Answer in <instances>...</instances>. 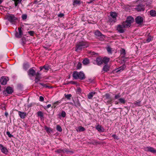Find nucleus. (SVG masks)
Segmentation results:
<instances>
[{"mask_svg": "<svg viewBox=\"0 0 156 156\" xmlns=\"http://www.w3.org/2000/svg\"><path fill=\"white\" fill-rule=\"evenodd\" d=\"M89 45V43L86 41H80L76 44L75 51L77 52L81 51L83 48H87Z\"/></svg>", "mask_w": 156, "mask_h": 156, "instance_id": "nucleus-1", "label": "nucleus"}, {"mask_svg": "<svg viewBox=\"0 0 156 156\" xmlns=\"http://www.w3.org/2000/svg\"><path fill=\"white\" fill-rule=\"evenodd\" d=\"M5 18L12 24H15L18 20V18L14 15L8 13L5 16Z\"/></svg>", "mask_w": 156, "mask_h": 156, "instance_id": "nucleus-2", "label": "nucleus"}, {"mask_svg": "<svg viewBox=\"0 0 156 156\" xmlns=\"http://www.w3.org/2000/svg\"><path fill=\"white\" fill-rule=\"evenodd\" d=\"M73 76L75 80L79 79L81 80H84L86 78L84 73L82 71L79 72L76 71H74L73 74Z\"/></svg>", "mask_w": 156, "mask_h": 156, "instance_id": "nucleus-3", "label": "nucleus"}, {"mask_svg": "<svg viewBox=\"0 0 156 156\" xmlns=\"http://www.w3.org/2000/svg\"><path fill=\"white\" fill-rule=\"evenodd\" d=\"M134 21V19L131 16L127 17L126 20L122 22V26L124 28H128L131 26V24Z\"/></svg>", "mask_w": 156, "mask_h": 156, "instance_id": "nucleus-4", "label": "nucleus"}, {"mask_svg": "<svg viewBox=\"0 0 156 156\" xmlns=\"http://www.w3.org/2000/svg\"><path fill=\"white\" fill-rule=\"evenodd\" d=\"M94 34L97 38L100 40L101 41H104L105 38V36L101 34L98 30H96L94 32Z\"/></svg>", "mask_w": 156, "mask_h": 156, "instance_id": "nucleus-5", "label": "nucleus"}, {"mask_svg": "<svg viewBox=\"0 0 156 156\" xmlns=\"http://www.w3.org/2000/svg\"><path fill=\"white\" fill-rule=\"evenodd\" d=\"M135 22L139 25H142L143 24V18L141 16H138L135 18Z\"/></svg>", "mask_w": 156, "mask_h": 156, "instance_id": "nucleus-6", "label": "nucleus"}, {"mask_svg": "<svg viewBox=\"0 0 156 156\" xmlns=\"http://www.w3.org/2000/svg\"><path fill=\"white\" fill-rule=\"evenodd\" d=\"M22 27H20L18 28L19 33L17 31L16 32L15 35L16 38H20L22 36L23 34L22 30Z\"/></svg>", "mask_w": 156, "mask_h": 156, "instance_id": "nucleus-7", "label": "nucleus"}, {"mask_svg": "<svg viewBox=\"0 0 156 156\" xmlns=\"http://www.w3.org/2000/svg\"><path fill=\"white\" fill-rule=\"evenodd\" d=\"M105 100H107V103L108 104H110L113 101L112 98L110 97V95L108 93H106L105 95Z\"/></svg>", "mask_w": 156, "mask_h": 156, "instance_id": "nucleus-8", "label": "nucleus"}, {"mask_svg": "<svg viewBox=\"0 0 156 156\" xmlns=\"http://www.w3.org/2000/svg\"><path fill=\"white\" fill-rule=\"evenodd\" d=\"M144 6V5L142 4H140L136 6L135 9L138 12L143 11L145 10Z\"/></svg>", "mask_w": 156, "mask_h": 156, "instance_id": "nucleus-9", "label": "nucleus"}, {"mask_svg": "<svg viewBox=\"0 0 156 156\" xmlns=\"http://www.w3.org/2000/svg\"><path fill=\"white\" fill-rule=\"evenodd\" d=\"M144 151L147 152H150L153 153H156V150L151 147H147L144 148Z\"/></svg>", "mask_w": 156, "mask_h": 156, "instance_id": "nucleus-10", "label": "nucleus"}, {"mask_svg": "<svg viewBox=\"0 0 156 156\" xmlns=\"http://www.w3.org/2000/svg\"><path fill=\"white\" fill-rule=\"evenodd\" d=\"M110 16L112 17L110 20L111 22H115L116 21V18L117 16L116 13L115 12H112L110 13Z\"/></svg>", "mask_w": 156, "mask_h": 156, "instance_id": "nucleus-11", "label": "nucleus"}, {"mask_svg": "<svg viewBox=\"0 0 156 156\" xmlns=\"http://www.w3.org/2000/svg\"><path fill=\"white\" fill-rule=\"evenodd\" d=\"M0 150L5 155H7L9 152V151L7 148L4 147L3 145L0 144Z\"/></svg>", "mask_w": 156, "mask_h": 156, "instance_id": "nucleus-12", "label": "nucleus"}, {"mask_svg": "<svg viewBox=\"0 0 156 156\" xmlns=\"http://www.w3.org/2000/svg\"><path fill=\"white\" fill-rule=\"evenodd\" d=\"M33 68V67L30 68L27 72L28 75L29 76H34L36 73L35 71Z\"/></svg>", "mask_w": 156, "mask_h": 156, "instance_id": "nucleus-13", "label": "nucleus"}, {"mask_svg": "<svg viewBox=\"0 0 156 156\" xmlns=\"http://www.w3.org/2000/svg\"><path fill=\"white\" fill-rule=\"evenodd\" d=\"M35 75L36 76L35 77V83H37L39 81L41 78V74L39 72H37L35 74Z\"/></svg>", "mask_w": 156, "mask_h": 156, "instance_id": "nucleus-14", "label": "nucleus"}, {"mask_svg": "<svg viewBox=\"0 0 156 156\" xmlns=\"http://www.w3.org/2000/svg\"><path fill=\"white\" fill-rule=\"evenodd\" d=\"M123 28L124 27H123L122 25H119L117 27V30L120 33H123L125 31Z\"/></svg>", "mask_w": 156, "mask_h": 156, "instance_id": "nucleus-15", "label": "nucleus"}, {"mask_svg": "<svg viewBox=\"0 0 156 156\" xmlns=\"http://www.w3.org/2000/svg\"><path fill=\"white\" fill-rule=\"evenodd\" d=\"M95 61L97 65L98 66H100L102 64V58L101 57H97Z\"/></svg>", "mask_w": 156, "mask_h": 156, "instance_id": "nucleus-16", "label": "nucleus"}, {"mask_svg": "<svg viewBox=\"0 0 156 156\" xmlns=\"http://www.w3.org/2000/svg\"><path fill=\"white\" fill-rule=\"evenodd\" d=\"M6 78L4 76H2L0 82L1 84L3 85H5L7 82Z\"/></svg>", "mask_w": 156, "mask_h": 156, "instance_id": "nucleus-17", "label": "nucleus"}, {"mask_svg": "<svg viewBox=\"0 0 156 156\" xmlns=\"http://www.w3.org/2000/svg\"><path fill=\"white\" fill-rule=\"evenodd\" d=\"M18 114L21 119H24L27 116V114L26 112H22L21 111H18Z\"/></svg>", "mask_w": 156, "mask_h": 156, "instance_id": "nucleus-18", "label": "nucleus"}, {"mask_svg": "<svg viewBox=\"0 0 156 156\" xmlns=\"http://www.w3.org/2000/svg\"><path fill=\"white\" fill-rule=\"evenodd\" d=\"M6 91L8 94H11L13 92V90L11 87H8L6 88Z\"/></svg>", "mask_w": 156, "mask_h": 156, "instance_id": "nucleus-19", "label": "nucleus"}, {"mask_svg": "<svg viewBox=\"0 0 156 156\" xmlns=\"http://www.w3.org/2000/svg\"><path fill=\"white\" fill-rule=\"evenodd\" d=\"M110 61V58L106 57H105L102 58V64L104 63L105 65L107 63Z\"/></svg>", "mask_w": 156, "mask_h": 156, "instance_id": "nucleus-20", "label": "nucleus"}, {"mask_svg": "<svg viewBox=\"0 0 156 156\" xmlns=\"http://www.w3.org/2000/svg\"><path fill=\"white\" fill-rule=\"evenodd\" d=\"M96 129L99 132H104L105 130L103 127L99 125H98L96 126Z\"/></svg>", "mask_w": 156, "mask_h": 156, "instance_id": "nucleus-21", "label": "nucleus"}, {"mask_svg": "<svg viewBox=\"0 0 156 156\" xmlns=\"http://www.w3.org/2000/svg\"><path fill=\"white\" fill-rule=\"evenodd\" d=\"M110 67L107 64L105 65L102 68V70L104 72H107L109 70Z\"/></svg>", "mask_w": 156, "mask_h": 156, "instance_id": "nucleus-22", "label": "nucleus"}, {"mask_svg": "<svg viewBox=\"0 0 156 156\" xmlns=\"http://www.w3.org/2000/svg\"><path fill=\"white\" fill-rule=\"evenodd\" d=\"M73 103L74 104V105L77 108H78L79 107H80L81 106L78 99H77L75 101L73 100Z\"/></svg>", "mask_w": 156, "mask_h": 156, "instance_id": "nucleus-23", "label": "nucleus"}, {"mask_svg": "<svg viewBox=\"0 0 156 156\" xmlns=\"http://www.w3.org/2000/svg\"><path fill=\"white\" fill-rule=\"evenodd\" d=\"M30 67V65L28 63L26 62L23 64V68L24 70H27Z\"/></svg>", "mask_w": 156, "mask_h": 156, "instance_id": "nucleus-24", "label": "nucleus"}, {"mask_svg": "<svg viewBox=\"0 0 156 156\" xmlns=\"http://www.w3.org/2000/svg\"><path fill=\"white\" fill-rule=\"evenodd\" d=\"M121 55L122 58H125L126 55L125 50L124 48H122L120 50Z\"/></svg>", "mask_w": 156, "mask_h": 156, "instance_id": "nucleus-25", "label": "nucleus"}, {"mask_svg": "<svg viewBox=\"0 0 156 156\" xmlns=\"http://www.w3.org/2000/svg\"><path fill=\"white\" fill-rule=\"evenodd\" d=\"M82 63L83 65H86L90 63V60L88 58H85L83 60Z\"/></svg>", "mask_w": 156, "mask_h": 156, "instance_id": "nucleus-26", "label": "nucleus"}, {"mask_svg": "<svg viewBox=\"0 0 156 156\" xmlns=\"http://www.w3.org/2000/svg\"><path fill=\"white\" fill-rule=\"evenodd\" d=\"M96 92L94 91H93L89 93L88 95V97L89 99H92L94 95L95 94Z\"/></svg>", "mask_w": 156, "mask_h": 156, "instance_id": "nucleus-27", "label": "nucleus"}, {"mask_svg": "<svg viewBox=\"0 0 156 156\" xmlns=\"http://www.w3.org/2000/svg\"><path fill=\"white\" fill-rule=\"evenodd\" d=\"M150 14L152 16H156V11L154 10H151L150 11Z\"/></svg>", "mask_w": 156, "mask_h": 156, "instance_id": "nucleus-28", "label": "nucleus"}, {"mask_svg": "<svg viewBox=\"0 0 156 156\" xmlns=\"http://www.w3.org/2000/svg\"><path fill=\"white\" fill-rule=\"evenodd\" d=\"M22 0H13L14 2L15 5V6H17L18 4L21 3Z\"/></svg>", "mask_w": 156, "mask_h": 156, "instance_id": "nucleus-29", "label": "nucleus"}, {"mask_svg": "<svg viewBox=\"0 0 156 156\" xmlns=\"http://www.w3.org/2000/svg\"><path fill=\"white\" fill-rule=\"evenodd\" d=\"M80 0H74L73 3V5L74 6L77 5H80Z\"/></svg>", "mask_w": 156, "mask_h": 156, "instance_id": "nucleus-30", "label": "nucleus"}, {"mask_svg": "<svg viewBox=\"0 0 156 156\" xmlns=\"http://www.w3.org/2000/svg\"><path fill=\"white\" fill-rule=\"evenodd\" d=\"M50 66H49L48 64H46L43 66V69L46 71V72H47L50 68Z\"/></svg>", "mask_w": 156, "mask_h": 156, "instance_id": "nucleus-31", "label": "nucleus"}, {"mask_svg": "<svg viewBox=\"0 0 156 156\" xmlns=\"http://www.w3.org/2000/svg\"><path fill=\"white\" fill-rule=\"evenodd\" d=\"M45 130L48 133H49L52 132V129L50 127H48L47 126L45 127Z\"/></svg>", "mask_w": 156, "mask_h": 156, "instance_id": "nucleus-32", "label": "nucleus"}, {"mask_svg": "<svg viewBox=\"0 0 156 156\" xmlns=\"http://www.w3.org/2000/svg\"><path fill=\"white\" fill-rule=\"evenodd\" d=\"M21 42L22 43V44L23 45H24L26 44V38L24 37H23L21 40Z\"/></svg>", "mask_w": 156, "mask_h": 156, "instance_id": "nucleus-33", "label": "nucleus"}, {"mask_svg": "<svg viewBox=\"0 0 156 156\" xmlns=\"http://www.w3.org/2000/svg\"><path fill=\"white\" fill-rule=\"evenodd\" d=\"M153 38L151 36L148 35V36L147 39L146 40L147 42H149L150 41L153 40Z\"/></svg>", "mask_w": 156, "mask_h": 156, "instance_id": "nucleus-34", "label": "nucleus"}, {"mask_svg": "<svg viewBox=\"0 0 156 156\" xmlns=\"http://www.w3.org/2000/svg\"><path fill=\"white\" fill-rule=\"evenodd\" d=\"M119 102L122 104H125L126 102V101L123 98H120L119 99Z\"/></svg>", "mask_w": 156, "mask_h": 156, "instance_id": "nucleus-35", "label": "nucleus"}, {"mask_svg": "<svg viewBox=\"0 0 156 156\" xmlns=\"http://www.w3.org/2000/svg\"><path fill=\"white\" fill-rule=\"evenodd\" d=\"M64 96L65 98L68 100H70L71 98L72 97V95L71 94H65Z\"/></svg>", "mask_w": 156, "mask_h": 156, "instance_id": "nucleus-36", "label": "nucleus"}, {"mask_svg": "<svg viewBox=\"0 0 156 156\" xmlns=\"http://www.w3.org/2000/svg\"><path fill=\"white\" fill-rule=\"evenodd\" d=\"M66 112L64 111H62L61 114H59V115L60 116H61L63 118H64L66 116Z\"/></svg>", "mask_w": 156, "mask_h": 156, "instance_id": "nucleus-37", "label": "nucleus"}, {"mask_svg": "<svg viewBox=\"0 0 156 156\" xmlns=\"http://www.w3.org/2000/svg\"><path fill=\"white\" fill-rule=\"evenodd\" d=\"M61 101H58L53 103V106L54 108H55L56 107V106L58 105V104Z\"/></svg>", "mask_w": 156, "mask_h": 156, "instance_id": "nucleus-38", "label": "nucleus"}, {"mask_svg": "<svg viewBox=\"0 0 156 156\" xmlns=\"http://www.w3.org/2000/svg\"><path fill=\"white\" fill-rule=\"evenodd\" d=\"M78 131L79 132L83 131L85 130V129L82 126H79L78 127Z\"/></svg>", "mask_w": 156, "mask_h": 156, "instance_id": "nucleus-39", "label": "nucleus"}, {"mask_svg": "<svg viewBox=\"0 0 156 156\" xmlns=\"http://www.w3.org/2000/svg\"><path fill=\"white\" fill-rule=\"evenodd\" d=\"M56 129L59 132H61L62 131V129L61 126L59 125H57Z\"/></svg>", "mask_w": 156, "mask_h": 156, "instance_id": "nucleus-40", "label": "nucleus"}, {"mask_svg": "<svg viewBox=\"0 0 156 156\" xmlns=\"http://www.w3.org/2000/svg\"><path fill=\"white\" fill-rule=\"evenodd\" d=\"M82 67V64L80 62H79L77 65L76 69H80Z\"/></svg>", "mask_w": 156, "mask_h": 156, "instance_id": "nucleus-41", "label": "nucleus"}, {"mask_svg": "<svg viewBox=\"0 0 156 156\" xmlns=\"http://www.w3.org/2000/svg\"><path fill=\"white\" fill-rule=\"evenodd\" d=\"M37 115L38 116H40V117H43V113L41 111H38L37 112Z\"/></svg>", "mask_w": 156, "mask_h": 156, "instance_id": "nucleus-42", "label": "nucleus"}, {"mask_svg": "<svg viewBox=\"0 0 156 156\" xmlns=\"http://www.w3.org/2000/svg\"><path fill=\"white\" fill-rule=\"evenodd\" d=\"M28 33L31 36H33L35 34L34 32V31L31 30L28 31Z\"/></svg>", "mask_w": 156, "mask_h": 156, "instance_id": "nucleus-43", "label": "nucleus"}, {"mask_svg": "<svg viewBox=\"0 0 156 156\" xmlns=\"http://www.w3.org/2000/svg\"><path fill=\"white\" fill-rule=\"evenodd\" d=\"M22 18L23 20H26L27 18V15L26 14H23L22 16Z\"/></svg>", "mask_w": 156, "mask_h": 156, "instance_id": "nucleus-44", "label": "nucleus"}, {"mask_svg": "<svg viewBox=\"0 0 156 156\" xmlns=\"http://www.w3.org/2000/svg\"><path fill=\"white\" fill-rule=\"evenodd\" d=\"M107 51L108 52V53L109 54H112V49L111 48L108 47L107 48Z\"/></svg>", "mask_w": 156, "mask_h": 156, "instance_id": "nucleus-45", "label": "nucleus"}, {"mask_svg": "<svg viewBox=\"0 0 156 156\" xmlns=\"http://www.w3.org/2000/svg\"><path fill=\"white\" fill-rule=\"evenodd\" d=\"M0 108H1L2 110H6V107L5 104H2L0 106Z\"/></svg>", "mask_w": 156, "mask_h": 156, "instance_id": "nucleus-46", "label": "nucleus"}, {"mask_svg": "<svg viewBox=\"0 0 156 156\" xmlns=\"http://www.w3.org/2000/svg\"><path fill=\"white\" fill-rule=\"evenodd\" d=\"M6 134L8 135V136L10 138L12 137H13V136L11 134L10 132L9 131L6 132Z\"/></svg>", "mask_w": 156, "mask_h": 156, "instance_id": "nucleus-47", "label": "nucleus"}, {"mask_svg": "<svg viewBox=\"0 0 156 156\" xmlns=\"http://www.w3.org/2000/svg\"><path fill=\"white\" fill-rule=\"evenodd\" d=\"M141 103V101H136L134 103V104L135 105H137L138 106H140L141 105H140Z\"/></svg>", "mask_w": 156, "mask_h": 156, "instance_id": "nucleus-48", "label": "nucleus"}, {"mask_svg": "<svg viewBox=\"0 0 156 156\" xmlns=\"http://www.w3.org/2000/svg\"><path fill=\"white\" fill-rule=\"evenodd\" d=\"M39 84L40 85H41L43 87L47 88L48 87V86H47L46 84L42 83H39Z\"/></svg>", "mask_w": 156, "mask_h": 156, "instance_id": "nucleus-49", "label": "nucleus"}, {"mask_svg": "<svg viewBox=\"0 0 156 156\" xmlns=\"http://www.w3.org/2000/svg\"><path fill=\"white\" fill-rule=\"evenodd\" d=\"M121 95L120 94V93H119L117 94H116L115 96V99H117L120 97Z\"/></svg>", "mask_w": 156, "mask_h": 156, "instance_id": "nucleus-50", "label": "nucleus"}, {"mask_svg": "<svg viewBox=\"0 0 156 156\" xmlns=\"http://www.w3.org/2000/svg\"><path fill=\"white\" fill-rule=\"evenodd\" d=\"M55 152L58 153H61L62 152L63 153V150L58 149L55 151Z\"/></svg>", "mask_w": 156, "mask_h": 156, "instance_id": "nucleus-51", "label": "nucleus"}, {"mask_svg": "<svg viewBox=\"0 0 156 156\" xmlns=\"http://www.w3.org/2000/svg\"><path fill=\"white\" fill-rule=\"evenodd\" d=\"M126 66H125V65H122V68L121 69H118L117 71V72H118L119 71H120L121 70H122V71H123L124 69V68H125L126 67Z\"/></svg>", "mask_w": 156, "mask_h": 156, "instance_id": "nucleus-52", "label": "nucleus"}, {"mask_svg": "<svg viewBox=\"0 0 156 156\" xmlns=\"http://www.w3.org/2000/svg\"><path fill=\"white\" fill-rule=\"evenodd\" d=\"M69 151L68 150L66 149L63 150V153H66L67 154H68L69 153Z\"/></svg>", "mask_w": 156, "mask_h": 156, "instance_id": "nucleus-53", "label": "nucleus"}, {"mask_svg": "<svg viewBox=\"0 0 156 156\" xmlns=\"http://www.w3.org/2000/svg\"><path fill=\"white\" fill-rule=\"evenodd\" d=\"M112 136L115 139L118 140L119 139L118 136L115 134H113Z\"/></svg>", "mask_w": 156, "mask_h": 156, "instance_id": "nucleus-54", "label": "nucleus"}, {"mask_svg": "<svg viewBox=\"0 0 156 156\" xmlns=\"http://www.w3.org/2000/svg\"><path fill=\"white\" fill-rule=\"evenodd\" d=\"M44 100V98L43 97L41 96L39 97V101H43Z\"/></svg>", "mask_w": 156, "mask_h": 156, "instance_id": "nucleus-55", "label": "nucleus"}, {"mask_svg": "<svg viewBox=\"0 0 156 156\" xmlns=\"http://www.w3.org/2000/svg\"><path fill=\"white\" fill-rule=\"evenodd\" d=\"M58 16L60 17H62L64 16L63 13H60L58 14Z\"/></svg>", "mask_w": 156, "mask_h": 156, "instance_id": "nucleus-56", "label": "nucleus"}, {"mask_svg": "<svg viewBox=\"0 0 156 156\" xmlns=\"http://www.w3.org/2000/svg\"><path fill=\"white\" fill-rule=\"evenodd\" d=\"M69 83H71V84H74L76 83V82H74V81H70V82L68 83H67V84H69Z\"/></svg>", "mask_w": 156, "mask_h": 156, "instance_id": "nucleus-57", "label": "nucleus"}, {"mask_svg": "<svg viewBox=\"0 0 156 156\" xmlns=\"http://www.w3.org/2000/svg\"><path fill=\"white\" fill-rule=\"evenodd\" d=\"M5 115L7 117L9 115V114L8 113L6 112H5Z\"/></svg>", "mask_w": 156, "mask_h": 156, "instance_id": "nucleus-58", "label": "nucleus"}, {"mask_svg": "<svg viewBox=\"0 0 156 156\" xmlns=\"http://www.w3.org/2000/svg\"><path fill=\"white\" fill-rule=\"evenodd\" d=\"M51 106V105L50 104H48V105L47 106L45 107L46 108V109H48Z\"/></svg>", "mask_w": 156, "mask_h": 156, "instance_id": "nucleus-59", "label": "nucleus"}, {"mask_svg": "<svg viewBox=\"0 0 156 156\" xmlns=\"http://www.w3.org/2000/svg\"><path fill=\"white\" fill-rule=\"evenodd\" d=\"M38 2L37 1V0H34L33 3L34 4H37L38 3Z\"/></svg>", "mask_w": 156, "mask_h": 156, "instance_id": "nucleus-60", "label": "nucleus"}, {"mask_svg": "<svg viewBox=\"0 0 156 156\" xmlns=\"http://www.w3.org/2000/svg\"><path fill=\"white\" fill-rule=\"evenodd\" d=\"M95 0H90V2H88V4H90V3H91L92 2H93Z\"/></svg>", "mask_w": 156, "mask_h": 156, "instance_id": "nucleus-61", "label": "nucleus"}, {"mask_svg": "<svg viewBox=\"0 0 156 156\" xmlns=\"http://www.w3.org/2000/svg\"><path fill=\"white\" fill-rule=\"evenodd\" d=\"M77 91H78V92H81V89L80 88H79L77 89Z\"/></svg>", "mask_w": 156, "mask_h": 156, "instance_id": "nucleus-62", "label": "nucleus"}, {"mask_svg": "<svg viewBox=\"0 0 156 156\" xmlns=\"http://www.w3.org/2000/svg\"><path fill=\"white\" fill-rule=\"evenodd\" d=\"M40 71H41L43 69V66H41V67H40Z\"/></svg>", "mask_w": 156, "mask_h": 156, "instance_id": "nucleus-63", "label": "nucleus"}, {"mask_svg": "<svg viewBox=\"0 0 156 156\" xmlns=\"http://www.w3.org/2000/svg\"><path fill=\"white\" fill-rule=\"evenodd\" d=\"M70 104L72 105H74V104L72 103V102H70Z\"/></svg>", "mask_w": 156, "mask_h": 156, "instance_id": "nucleus-64", "label": "nucleus"}]
</instances>
